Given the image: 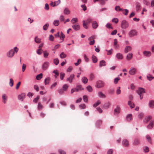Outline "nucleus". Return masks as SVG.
Wrapping results in <instances>:
<instances>
[{
	"label": "nucleus",
	"instance_id": "9",
	"mask_svg": "<svg viewBox=\"0 0 154 154\" xmlns=\"http://www.w3.org/2000/svg\"><path fill=\"white\" fill-rule=\"evenodd\" d=\"M25 94L24 93H23L18 95V98L19 100L21 101H23L25 98Z\"/></svg>",
	"mask_w": 154,
	"mask_h": 154
},
{
	"label": "nucleus",
	"instance_id": "21",
	"mask_svg": "<svg viewBox=\"0 0 154 154\" xmlns=\"http://www.w3.org/2000/svg\"><path fill=\"white\" fill-rule=\"evenodd\" d=\"M131 48L130 46H127L125 48V53H128V51H131Z\"/></svg>",
	"mask_w": 154,
	"mask_h": 154
},
{
	"label": "nucleus",
	"instance_id": "35",
	"mask_svg": "<svg viewBox=\"0 0 154 154\" xmlns=\"http://www.w3.org/2000/svg\"><path fill=\"white\" fill-rule=\"evenodd\" d=\"M78 21V19L76 17L73 18L71 20V22L72 24H74Z\"/></svg>",
	"mask_w": 154,
	"mask_h": 154
},
{
	"label": "nucleus",
	"instance_id": "59",
	"mask_svg": "<svg viewBox=\"0 0 154 154\" xmlns=\"http://www.w3.org/2000/svg\"><path fill=\"white\" fill-rule=\"evenodd\" d=\"M84 59L86 62H88L89 61V59L87 57L86 54H84Z\"/></svg>",
	"mask_w": 154,
	"mask_h": 154
},
{
	"label": "nucleus",
	"instance_id": "52",
	"mask_svg": "<svg viewBox=\"0 0 154 154\" xmlns=\"http://www.w3.org/2000/svg\"><path fill=\"white\" fill-rule=\"evenodd\" d=\"M93 20V19L91 18H88L86 21V22L88 24L91 23L92 21Z\"/></svg>",
	"mask_w": 154,
	"mask_h": 154
},
{
	"label": "nucleus",
	"instance_id": "42",
	"mask_svg": "<svg viewBox=\"0 0 154 154\" xmlns=\"http://www.w3.org/2000/svg\"><path fill=\"white\" fill-rule=\"evenodd\" d=\"M49 26V24L48 23L45 24L43 27V29L44 30H46L48 29V28Z\"/></svg>",
	"mask_w": 154,
	"mask_h": 154
},
{
	"label": "nucleus",
	"instance_id": "5",
	"mask_svg": "<svg viewBox=\"0 0 154 154\" xmlns=\"http://www.w3.org/2000/svg\"><path fill=\"white\" fill-rule=\"evenodd\" d=\"M49 65V63L48 62H45L42 66V68L43 70H45L48 69Z\"/></svg>",
	"mask_w": 154,
	"mask_h": 154
},
{
	"label": "nucleus",
	"instance_id": "54",
	"mask_svg": "<svg viewBox=\"0 0 154 154\" xmlns=\"http://www.w3.org/2000/svg\"><path fill=\"white\" fill-rule=\"evenodd\" d=\"M120 78L119 77H117L114 80V83L115 84H116L118 83V81L120 80Z\"/></svg>",
	"mask_w": 154,
	"mask_h": 154
},
{
	"label": "nucleus",
	"instance_id": "40",
	"mask_svg": "<svg viewBox=\"0 0 154 154\" xmlns=\"http://www.w3.org/2000/svg\"><path fill=\"white\" fill-rule=\"evenodd\" d=\"M86 89L89 92H91L93 90L92 87L90 85H88L86 87Z\"/></svg>",
	"mask_w": 154,
	"mask_h": 154
},
{
	"label": "nucleus",
	"instance_id": "25",
	"mask_svg": "<svg viewBox=\"0 0 154 154\" xmlns=\"http://www.w3.org/2000/svg\"><path fill=\"white\" fill-rule=\"evenodd\" d=\"M102 122V121L101 120H99L97 121L96 122V126L97 128L99 127L100 125L101 124Z\"/></svg>",
	"mask_w": 154,
	"mask_h": 154
},
{
	"label": "nucleus",
	"instance_id": "15",
	"mask_svg": "<svg viewBox=\"0 0 154 154\" xmlns=\"http://www.w3.org/2000/svg\"><path fill=\"white\" fill-rule=\"evenodd\" d=\"M92 26L93 28L94 29H96L98 26V24L97 22L96 21H93L92 23Z\"/></svg>",
	"mask_w": 154,
	"mask_h": 154
},
{
	"label": "nucleus",
	"instance_id": "57",
	"mask_svg": "<svg viewBox=\"0 0 154 154\" xmlns=\"http://www.w3.org/2000/svg\"><path fill=\"white\" fill-rule=\"evenodd\" d=\"M60 35H61V37H60V38H62V42L63 41L64 38L65 37V35L62 32H60Z\"/></svg>",
	"mask_w": 154,
	"mask_h": 154
},
{
	"label": "nucleus",
	"instance_id": "2",
	"mask_svg": "<svg viewBox=\"0 0 154 154\" xmlns=\"http://www.w3.org/2000/svg\"><path fill=\"white\" fill-rule=\"evenodd\" d=\"M137 93L140 96V99L141 100L143 98V94L145 93V89L143 88H140L137 91Z\"/></svg>",
	"mask_w": 154,
	"mask_h": 154
},
{
	"label": "nucleus",
	"instance_id": "34",
	"mask_svg": "<svg viewBox=\"0 0 154 154\" xmlns=\"http://www.w3.org/2000/svg\"><path fill=\"white\" fill-rule=\"evenodd\" d=\"M66 56V55L63 52H62L60 55V57L61 58H64Z\"/></svg>",
	"mask_w": 154,
	"mask_h": 154
},
{
	"label": "nucleus",
	"instance_id": "41",
	"mask_svg": "<svg viewBox=\"0 0 154 154\" xmlns=\"http://www.w3.org/2000/svg\"><path fill=\"white\" fill-rule=\"evenodd\" d=\"M42 77V73H40L39 75H37L36 77V79L38 80L40 79Z\"/></svg>",
	"mask_w": 154,
	"mask_h": 154
},
{
	"label": "nucleus",
	"instance_id": "36",
	"mask_svg": "<svg viewBox=\"0 0 154 154\" xmlns=\"http://www.w3.org/2000/svg\"><path fill=\"white\" fill-rule=\"evenodd\" d=\"M83 27L86 29H87L88 28V27L87 26V25L88 23H87L85 20H83Z\"/></svg>",
	"mask_w": 154,
	"mask_h": 154
},
{
	"label": "nucleus",
	"instance_id": "47",
	"mask_svg": "<svg viewBox=\"0 0 154 154\" xmlns=\"http://www.w3.org/2000/svg\"><path fill=\"white\" fill-rule=\"evenodd\" d=\"M153 125V123L152 122H151L147 126V128L149 129L152 128Z\"/></svg>",
	"mask_w": 154,
	"mask_h": 154
},
{
	"label": "nucleus",
	"instance_id": "26",
	"mask_svg": "<svg viewBox=\"0 0 154 154\" xmlns=\"http://www.w3.org/2000/svg\"><path fill=\"white\" fill-rule=\"evenodd\" d=\"M98 95L99 97L100 98H105L106 97V96L101 92H99L98 93Z\"/></svg>",
	"mask_w": 154,
	"mask_h": 154
},
{
	"label": "nucleus",
	"instance_id": "63",
	"mask_svg": "<svg viewBox=\"0 0 154 154\" xmlns=\"http://www.w3.org/2000/svg\"><path fill=\"white\" fill-rule=\"evenodd\" d=\"M41 51H42L41 48L37 50V51H36L37 54H38L39 55L41 54L42 53V52Z\"/></svg>",
	"mask_w": 154,
	"mask_h": 154
},
{
	"label": "nucleus",
	"instance_id": "49",
	"mask_svg": "<svg viewBox=\"0 0 154 154\" xmlns=\"http://www.w3.org/2000/svg\"><path fill=\"white\" fill-rule=\"evenodd\" d=\"M120 112V108L119 107H117L114 110V112L115 113L118 114Z\"/></svg>",
	"mask_w": 154,
	"mask_h": 154
},
{
	"label": "nucleus",
	"instance_id": "55",
	"mask_svg": "<svg viewBox=\"0 0 154 154\" xmlns=\"http://www.w3.org/2000/svg\"><path fill=\"white\" fill-rule=\"evenodd\" d=\"M120 87H119L117 89L116 91V94L117 95L120 94L121 93V91L120 90Z\"/></svg>",
	"mask_w": 154,
	"mask_h": 154
},
{
	"label": "nucleus",
	"instance_id": "60",
	"mask_svg": "<svg viewBox=\"0 0 154 154\" xmlns=\"http://www.w3.org/2000/svg\"><path fill=\"white\" fill-rule=\"evenodd\" d=\"M149 151V148L147 146H146L145 148L144 149V152H147Z\"/></svg>",
	"mask_w": 154,
	"mask_h": 154
},
{
	"label": "nucleus",
	"instance_id": "48",
	"mask_svg": "<svg viewBox=\"0 0 154 154\" xmlns=\"http://www.w3.org/2000/svg\"><path fill=\"white\" fill-rule=\"evenodd\" d=\"M65 74L64 73L61 72L60 73V79L62 80L63 79V78L65 76Z\"/></svg>",
	"mask_w": 154,
	"mask_h": 154
},
{
	"label": "nucleus",
	"instance_id": "31",
	"mask_svg": "<svg viewBox=\"0 0 154 154\" xmlns=\"http://www.w3.org/2000/svg\"><path fill=\"white\" fill-rule=\"evenodd\" d=\"M53 24L55 26H57L59 24V22L58 20H55L53 22Z\"/></svg>",
	"mask_w": 154,
	"mask_h": 154
},
{
	"label": "nucleus",
	"instance_id": "30",
	"mask_svg": "<svg viewBox=\"0 0 154 154\" xmlns=\"http://www.w3.org/2000/svg\"><path fill=\"white\" fill-rule=\"evenodd\" d=\"M110 104L109 103H107L105 104L103 106V107L105 109H107L109 108Z\"/></svg>",
	"mask_w": 154,
	"mask_h": 154
},
{
	"label": "nucleus",
	"instance_id": "58",
	"mask_svg": "<svg viewBox=\"0 0 154 154\" xmlns=\"http://www.w3.org/2000/svg\"><path fill=\"white\" fill-rule=\"evenodd\" d=\"M106 26L107 28L109 29H113V27L111 26V24L109 23H108L106 24Z\"/></svg>",
	"mask_w": 154,
	"mask_h": 154
},
{
	"label": "nucleus",
	"instance_id": "17",
	"mask_svg": "<svg viewBox=\"0 0 154 154\" xmlns=\"http://www.w3.org/2000/svg\"><path fill=\"white\" fill-rule=\"evenodd\" d=\"M140 142L139 139H135L134 140L133 145L135 146H137L140 144Z\"/></svg>",
	"mask_w": 154,
	"mask_h": 154
},
{
	"label": "nucleus",
	"instance_id": "18",
	"mask_svg": "<svg viewBox=\"0 0 154 154\" xmlns=\"http://www.w3.org/2000/svg\"><path fill=\"white\" fill-rule=\"evenodd\" d=\"M69 85L67 84H65L63 85L62 86V89L65 91H67Z\"/></svg>",
	"mask_w": 154,
	"mask_h": 154
},
{
	"label": "nucleus",
	"instance_id": "7",
	"mask_svg": "<svg viewBox=\"0 0 154 154\" xmlns=\"http://www.w3.org/2000/svg\"><path fill=\"white\" fill-rule=\"evenodd\" d=\"M122 146L125 147H128L129 145V141L126 139H124L122 141Z\"/></svg>",
	"mask_w": 154,
	"mask_h": 154
},
{
	"label": "nucleus",
	"instance_id": "27",
	"mask_svg": "<svg viewBox=\"0 0 154 154\" xmlns=\"http://www.w3.org/2000/svg\"><path fill=\"white\" fill-rule=\"evenodd\" d=\"M128 105L131 108H133L135 106L134 104L132 102L130 101H128Z\"/></svg>",
	"mask_w": 154,
	"mask_h": 154
},
{
	"label": "nucleus",
	"instance_id": "53",
	"mask_svg": "<svg viewBox=\"0 0 154 154\" xmlns=\"http://www.w3.org/2000/svg\"><path fill=\"white\" fill-rule=\"evenodd\" d=\"M49 55V53L47 51H45L44 52V57L45 58H47Z\"/></svg>",
	"mask_w": 154,
	"mask_h": 154
},
{
	"label": "nucleus",
	"instance_id": "61",
	"mask_svg": "<svg viewBox=\"0 0 154 154\" xmlns=\"http://www.w3.org/2000/svg\"><path fill=\"white\" fill-rule=\"evenodd\" d=\"M64 91H65L62 89H59L58 91V93L60 94H64Z\"/></svg>",
	"mask_w": 154,
	"mask_h": 154
},
{
	"label": "nucleus",
	"instance_id": "39",
	"mask_svg": "<svg viewBox=\"0 0 154 154\" xmlns=\"http://www.w3.org/2000/svg\"><path fill=\"white\" fill-rule=\"evenodd\" d=\"M50 80V78H46L45 80V85L48 84Z\"/></svg>",
	"mask_w": 154,
	"mask_h": 154
},
{
	"label": "nucleus",
	"instance_id": "50",
	"mask_svg": "<svg viewBox=\"0 0 154 154\" xmlns=\"http://www.w3.org/2000/svg\"><path fill=\"white\" fill-rule=\"evenodd\" d=\"M59 63V60L57 58L55 59L54 60V63L56 65H57Z\"/></svg>",
	"mask_w": 154,
	"mask_h": 154
},
{
	"label": "nucleus",
	"instance_id": "56",
	"mask_svg": "<svg viewBox=\"0 0 154 154\" xmlns=\"http://www.w3.org/2000/svg\"><path fill=\"white\" fill-rule=\"evenodd\" d=\"M94 78V75L92 74H91L90 75L89 80H93Z\"/></svg>",
	"mask_w": 154,
	"mask_h": 154
},
{
	"label": "nucleus",
	"instance_id": "33",
	"mask_svg": "<svg viewBox=\"0 0 154 154\" xmlns=\"http://www.w3.org/2000/svg\"><path fill=\"white\" fill-rule=\"evenodd\" d=\"M84 101L86 103L88 102V96L86 95H85L83 97Z\"/></svg>",
	"mask_w": 154,
	"mask_h": 154
},
{
	"label": "nucleus",
	"instance_id": "24",
	"mask_svg": "<svg viewBox=\"0 0 154 154\" xmlns=\"http://www.w3.org/2000/svg\"><path fill=\"white\" fill-rule=\"evenodd\" d=\"M149 107L151 108H152L154 107V101L151 100L150 101L149 103Z\"/></svg>",
	"mask_w": 154,
	"mask_h": 154
},
{
	"label": "nucleus",
	"instance_id": "14",
	"mask_svg": "<svg viewBox=\"0 0 154 154\" xmlns=\"http://www.w3.org/2000/svg\"><path fill=\"white\" fill-rule=\"evenodd\" d=\"M72 27L76 31L79 30L80 28V26L78 23L73 25L72 26Z\"/></svg>",
	"mask_w": 154,
	"mask_h": 154
},
{
	"label": "nucleus",
	"instance_id": "28",
	"mask_svg": "<svg viewBox=\"0 0 154 154\" xmlns=\"http://www.w3.org/2000/svg\"><path fill=\"white\" fill-rule=\"evenodd\" d=\"M70 12V11L67 8H65L64 10V13L66 14H69Z\"/></svg>",
	"mask_w": 154,
	"mask_h": 154
},
{
	"label": "nucleus",
	"instance_id": "44",
	"mask_svg": "<svg viewBox=\"0 0 154 154\" xmlns=\"http://www.w3.org/2000/svg\"><path fill=\"white\" fill-rule=\"evenodd\" d=\"M115 9L116 11H123L124 10H123L122 8H120L119 6H116L115 7Z\"/></svg>",
	"mask_w": 154,
	"mask_h": 154
},
{
	"label": "nucleus",
	"instance_id": "20",
	"mask_svg": "<svg viewBox=\"0 0 154 154\" xmlns=\"http://www.w3.org/2000/svg\"><path fill=\"white\" fill-rule=\"evenodd\" d=\"M126 119L128 121H130L132 120V117L131 114H129L127 115L126 117Z\"/></svg>",
	"mask_w": 154,
	"mask_h": 154
},
{
	"label": "nucleus",
	"instance_id": "46",
	"mask_svg": "<svg viewBox=\"0 0 154 154\" xmlns=\"http://www.w3.org/2000/svg\"><path fill=\"white\" fill-rule=\"evenodd\" d=\"M146 137L147 141L151 143H152L151 137L148 135H146Z\"/></svg>",
	"mask_w": 154,
	"mask_h": 154
},
{
	"label": "nucleus",
	"instance_id": "1",
	"mask_svg": "<svg viewBox=\"0 0 154 154\" xmlns=\"http://www.w3.org/2000/svg\"><path fill=\"white\" fill-rule=\"evenodd\" d=\"M18 51V49L16 47L14 48V50L11 49L10 50L7 54V56L8 57H12L14 55L15 52L17 53Z\"/></svg>",
	"mask_w": 154,
	"mask_h": 154
},
{
	"label": "nucleus",
	"instance_id": "11",
	"mask_svg": "<svg viewBox=\"0 0 154 154\" xmlns=\"http://www.w3.org/2000/svg\"><path fill=\"white\" fill-rule=\"evenodd\" d=\"M60 3V0H58L57 1L54 2H51L50 5L51 6L54 7L55 6H56L57 5H58Z\"/></svg>",
	"mask_w": 154,
	"mask_h": 154
},
{
	"label": "nucleus",
	"instance_id": "38",
	"mask_svg": "<svg viewBox=\"0 0 154 154\" xmlns=\"http://www.w3.org/2000/svg\"><path fill=\"white\" fill-rule=\"evenodd\" d=\"M43 108V106L40 103H39L38 104L37 107L38 109V110H41Z\"/></svg>",
	"mask_w": 154,
	"mask_h": 154
},
{
	"label": "nucleus",
	"instance_id": "43",
	"mask_svg": "<svg viewBox=\"0 0 154 154\" xmlns=\"http://www.w3.org/2000/svg\"><path fill=\"white\" fill-rule=\"evenodd\" d=\"M35 41L36 43H40L41 42V39L38 38L37 37H36L35 38Z\"/></svg>",
	"mask_w": 154,
	"mask_h": 154
},
{
	"label": "nucleus",
	"instance_id": "37",
	"mask_svg": "<svg viewBox=\"0 0 154 154\" xmlns=\"http://www.w3.org/2000/svg\"><path fill=\"white\" fill-rule=\"evenodd\" d=\"M79 108L81 109H85L86 108V106L85 104H82L80 105L79 106Z\"/></svg>",
	"mask_w": 154,
	"mask_h": 154
},
{
	"label": "nucleus",
	"instance_id": "32",
	"mask_svg": "<svg viewBox=\"0 0 154 154\" xmlns=\"http://www.w3.org/2000/svg\"><path fill=\"white\" fill-rule=\"evenodd\" d=\"M151 118H152L151 116H149L148 117H146L144 119V122L146 123L148 121H149Z\"/></svg>",
	"mask_w": 154,
	"mask_h": 154
},
{
	"label": "nucleus",
	"instance_id": "12",
	"mask_svg": "<svg viewBox=\"0 0 154 154\" xmlns=\"http://www.w3.org/2000/svg\"><path fill=\"white\" fill-rule=\"evenodd\" d=\"M137 71L136 69L132 67L131 68L129 71V74L132 75H133L136 73Z\"/></svg>",
	"mask_w": 154,
	"mask_h": 154
},
{
	"label": "nucleus",
	"instance_id": "45",
	"mask_svg": "<svg viewBox=\"0 0 154 154\" xmlns=\"http://www.w3.org/2000/svg\"><path fill=\"white\" fill-rule=\"evenodd\" d=\"M101 103L100 101L98 100L96 103H94L93 105V106L94 107H96L97 106L99 105Z\"/></svg>",
	"mask_w": 154,
	"mask_h": 154
},
{
	"label": "nucleus",
	"instance_id": "8",
	"mask_svg": "<svg viewBox=\"0 0 154 154\" xmlns=\"http://www.w3.org/2000/svg\"><path fill=\"white\" fill-rule=\"evenodd\" d=\"M8 96L5 94H3L2 96V101L5 104L7 102L8 100Z\"/></svg>",
	"mask_w": 154,
	"mask_h": 154
},
{
	"label": "nucleus",
	"instance_id": "3",
	"mask_svg": "<svg viewBox=\"0 0 154 154\" xmlns=\"http://www.w3.org/2000/svg\"><path fill=\"white\" fill-rule=\"evenodd\" d=\"M129 26V24L128 22L125 20H123L121 23V26L123 29H125Z\"/></svg>",
	"mask_w": 154,
	"mask_h": 154
},
{
	"label": "nucleus",
	"instance_id": "64",
	"mask_svg": "<svg viewBox=\"0 0 154 154\" xmlns=\"http://www.w3.org/2000/svg\"><path fill=\"white\" fill-rule=\"evenodd\" d=\"M59 151L60 154H66V152L61 149H59Z\"/></svg>",
	"mask_w": 154,
	"mask_h": 154
},
{
	"label": "nucleus",
	"instance_id": "19",
	"mask_svg": "<svg viewBox=\"0 0 154 154\" xmlns=\"http://www.w3.org/2000/svg\"><path fill=\"white\" fill-rule=\"evenodd\" d=\"M116 57L118 59L122 60L123 58V56L122 54L118 53L116 54Z\"/></svg>",
	"mask_w": 154,
	"mask_h": 154
},
{
	"label": "nucleus",
	"instance_id": "29",
	"mask_svg": "<svg viewBox=\"0 0 154 154\" xmlns=\"http://www.w3.org/2000/svg\"><path fill=\"white\" fill-rule=\"evenodd\" d=\"M82 82L84 84H86L87 83L88 79L85 77H83L82 79Z\"/></svg>",
	"mask_w": 154,
	"mask_h": 154
},
{
	"label": "nucleus",
	"instance_id": "6",
	"mask_svg": "<svg viewBox=\"0 0 154 154\" xmlns=\"http://www.w3.org/2000/svg\"><path fill=\"white\" fill-rule=\"evenodd\" d=\"M104 85V82L101 81H98L97 82L96 86L98 88H100L103 87Z\"/></svg>",
	"mask_w": 154,
	"mask_h": 154
},
{
	"label": "nucleus",
	"instance_id": "51",
	"mask_svg": "<svg viewBox=\"0 0 154 154\" xmlns=\"http://www.w3.org/2000/svg\"><path fill=\"white\" fill-rule=\"evenodd\" d=\"M9 80H10V81H9V85L11 87H12L13 86V84H14L13 81L12 79H10Z\"/></svg>",
	"mask_w": 154,
	"mask_h": 154
},
{
	"label": "nucleus",
	"instance_id": "16",
	"mask_svg": "<svg viewBox=\"0 0 154 154\" xmlns=\"http://www.w3.org/2000/svg\"><path fill=\"white\" fill-rule=\"evenodd\" d=\"M132 57L133 54L132 53H129L127 55L126 58L128 60H129L132 59Z\"/></svg>",
	"mask_w": 154,
	"mask_h": 154
},
{
	"label": "nucleus",
	"instance_id": "23",
	"mask_svg": "<svg viewBox=\"0 0 154 154\" xmlns=\"http://www.w3.org/2000/svg\"><path fill=\"white\" fill-rule=\"evenodd\" d=\"M106 66V62L104 60H102L100 61L99 66L100 67H102Z\"/></svg>",
	"mask_w": 154,
	"mask_h": 154
},
{
	"label": "nucleus",
	"instance_id": "4",
	"mask_svg": "<svg viewBox=\"0 0 154 154\" xmlns=\"http://www.w3.org/2000/svg\"><path fill=\"white\" fill-rule=\"evenodd\" d=\"M138 32L135 29H131L128 32V35L130 37H131L137 35Z\"/></svg>",
	"mask_w": 154,
	"mask_h": 154
},
{
	"label": "nucleus",
	"instance_id": "10",
	"mask_svg": "<svg viewBox=\"0 0 154 154\" xmlns=\"http://www.w3.org/2000/svg\"><path fill=\"white\" fill-rule=\"evenodd\" d=\"M75 75L73 74H71L69 77L67 78L66 81L69 82L70 83L72 82V80L74 78Z\"/></svg>",
	"mask_w": 154,
	"mask_h": 154
},
{
	"label": "nucleus",
	"instance_id": "22",
	"mask_svg": "<svg viewBox=\"0 0 154 154\" xmlns=\"http://www.w3.org/2000/svg\"><path fill=\"white\" fill-rule=\"evenodd\" d=\"M92 60L94 63H96L97 62V59L95 56L93 55L92 57Z\"/></svg>",
	"mask_w": 154,
	"mask_h": 154
},
{
	"label": "nucleus",
	"instance_id": "62",
	"mask_svg": "<svg viewBox=\"0 0 154 154\" xmlns=\"http://www.w3.org/2000/svg\"><path fill=\"white\" fill-rule=\"evenodd\" d=\"M81 59H78L77 60V62L75 63V65L76 66H78L79 64V63L81 62Z\"/></svg>",
	"mask_w": 154,
	"mask_h": 154
},
{
	"label": "nucleus",
	"instance_id": "13",
	"mask_svg": "<svg viewBox=\"0 0 154 154\" xmlns=\"http://www.w3.org/2000/svg\"><path fill=\"white\" fill-rule=\"evenodd\" d=\"M143 54V55L146 57H149L151 55V53L150 51H144Z\"/></svg>",
	"mask_w": 154,
	"mask_h": 154
}]
</instances>
